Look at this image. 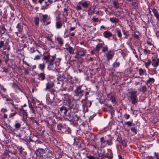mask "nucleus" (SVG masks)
Masks as SVG:
<instances>
[{
	"mask_svg": "<svg viewBox=\"0 0 159 159\" xmlns=\"http://www.w3.org/2000/svg\"><path fill=\"white\" fill-rule=\"evenodd\" d=\"M75 113H73L72 116L70 119V121H72L74 122L77 121L78 120L79 117L77 115L75 114Z\"/></svg>",
	"mask_w": 159,
	"mask_h": 159,
	"instance_id": "obj_25",
	"label": "nucleus"
},
{
	"mask_svg": "<svg viewBox=\"0 0 159 159\" xmlns=\"http://www.w3.org/2000/svg\"><path fill=\"white\" fill-rule=\"evenodd\" d=\"M49 120L50 121V122L52 123L51 124V125L52 126V128L53 130L54 126L57 123L55 119L52 117H50L49 118Z\"/></svg>",
	"mask_w": 159,
	"mask_h": 159,
	"instance_id": "obj_38",
	"label": "nucleus"
},
{
	"mask_svg": "<svg viewBox=\"0 0 159 159\" xmlns=\"http://www.w3.org/2000/svg\"><path fill=\"white\" fill-rule=\"evenodd\" d=\"M139 74L140 76L143 75L146 72V70L144 69L140 68L139 69Z\"/></svg>",
	"mask_w": 159,
	"mask_h": 159,
	"instance_id": "obj_40",
	"label": "nucleus"
},
{
	"mask_svg": "<svg viewBox=\"0 0 159 159\" xmlns=\"http://www.w3.org/2000/svg\"><path fill=\"white\" fill-rule=\"evenodd\" d=\"M114 49L110 50L105 53V56L107 58V60L108 61L111 60L115 54Z\"/></svg>",
	"mask_w": 159,
	"mask_h": 159,
	"instance_id": "obj_10",
	"label": "nucleus"
},
{
	"mask_svg": "<svg viewBox=\"0 0 159 159\" xmlns=\"http://www.w3.org/2000/svg\"><path fill=\"white\" fill-rule=\"evenodd\" d=\"M120 63L119 62H115L113 64V66L114 67H118L119 66Z\"/></svg>",
	"mask_w": 159,
	"mask_h": 159,
	"instance_id": "obj_56",
	"label": "nucleus"
},
{
	"mask_svg": "<svg viewBox=\"0 0 159 159\" xmlns=\"http://www.w3.org/2000/svg\"><path fill=\"white\" fill-rule=\"evenodd\" d=\"M139 57L140 60L143 62H145V61L147 60L148 57V55L146 54L140 53Z\"/></svg>",
	"mask_w": 159,
	"mask_h": 159,
	"instance_id": "obj_31",
	"label": "nucleus"
},
{
	"mask_svg": "<svg viewBox=\"0 0 159 159\" xmlns=\"http://www.w3.org/2000/svg\"><path fill=\"white\" fill-rule=\"evenodd\" d=\"M42 56V54L40 55H36L34 57V60H39L41 56Z\"/></svg>",
	"mask_w": 159,
	"mask_h": 159,
	"instance_id": "obj_64",
	"label": "nucleus"
},
{
	"mask_svg": "<svg viewBox=\"0 0 159 159\" xmlns=\"http://www.w3.org/2000/svg\"><path fill=\"white\" fill-rule=\"evenodd\" d=\"M3 58L4 59V61L5 62V63L7 64V63L8 61L9 60V59L8 58V54H7V55H6L5 57H4Z\"/></svg>",
	"mask_w": 159,
	"mask_h": 159,
	"instance_id": "obj_58",
	"label": "nucleus"
},
{
	"mask_svg": "<svg viewBox=\"0 0 159 159\" xmlns=\"http://www.w3.org/2000/svg\"><path fill=\"white\" fill-rule=\"evenodd\" d=\"M109 19L110 21L112 23H118L119 21V19L115 17L111 18Z\"/></svg>",
	"mask_w": 159,
	"mask_h": 159,
	"instance_id": "obj_44",
	"label": "nucleus"
},
{
	"mask_svg": "<svg viewBox=\"0 0 159 159\" xmlns=\"http://www.w3.org/2000/svg\"><path fill=\"white\" fill-rule=\"evenodd\" d=\"M137 93V91L133 90L128 92V93L130 95L129 97L131 100V102L132 104H136L138 102Z\"/></svg>",
	"mask_w": 159,
	"mask_h": 159,
	"instance_id": "obj_4",
	"label": "nucleus"
},
{
	"mask_svg": "<svg viewBox=\"0 0 159 159\" xmlns=\"http://www.w3.org/2000/svg\"><path fill=\"white\" fill-rule=\"evenodd\" d=\"M155 82V79L153 78L149 77L148 80L147 81L146 84L148 87H149L150 86L153 84Z\"/></svg>",
	"mask_w": 159,
	"mask_h": 159,
	"instance_id": "obj_26",
	"label": "nucleus"
},
{
	"mask_svg": "<svg viewBox=\"0 0 159 159\" xmlns=\"http://www.w3.org/2000/svg\"><path fill=\"white\" fill-rule=\"evenodd\" d=\"M3 48V50L9 51L10 49V46L7 41L1 40L0 41V49Z\"/></svg>",
	"mask_w": 159,
	"mask_h": 159,
	"instance_id": "obj_8",
	"label": "nucleus"
},
{
	"mask_svg": "<svg viewBox=\"0 0 159 159\" xmlns=\"http://www.w3.org/2000/svg\"><path fill=\"white\" fill-rule=\"evenodd\" d=\"M108 99L111 101V102L113 104V106L116 105L117 102L116 100V95L111 93H109L107 95Z\"/></svg>",
	"mask_w": 159,
	"mask_h": 159,
	"instance_id": "obj_11",
	"label": "nucleus"
},
{
	"mask_svg": "<svg viewBox=\"0 0 159 159\" xmlns=\"http://www.w3.org/2000/svg\"><path fill=\"white\" fill-rule=\"evenodd\" d=\"M21 124L20 123L18 122L17 121H16L15 122L14 125L15 128L14 129V131H17L20 129L21 127Z\"/></svg>",
	"mask_w": 159,
	"mask_h": 159,
	"instance_id": "obj_36",
	"label": "nucleus"
},
{
	"mask_svg": "<svg viewBox=\"0 0 159 159\" xmlns=\"http://www.w3.org/2000/svg\"><path fill=\"white\" fill-rule=\"evenodd\" d=\"M29 107L30 109V111H31V113L35 114V110L34 108L31 105L29 106Z\"/></svg>",
	"mask_w": 159,
	"mask_h": 159,
	"instance_id": "obj_53",
	"label": "nucleus"
},
{
	"mask_svg": "<svg viewBox=\"0 0 159 159\" xmlns=\"http://www.w3.org/2000/svg\"><path fill=\"white\" fill-rule=\"evenodd\" d=\"M151 10L157 20V21H159V12L158 10L155 7L152 8Z\"/></svg>",
	"mask_w": 159,
	"mask_h": 159,
	"instance_id": "obj_18",
	"label": "nucleus"
},
{
	"mask_svg": "<svg viewBox=\"0 0 159 159\" xmlns=\"http://www.w3.org/2000/svg\"><path fill=\"white\" fill-rule=\"evenodd\" d=\"M103 36L106 38H108L112 36V33L108 31H105L103 34Z\"/></svg>",
	"mask_w": 159,
	"mask_h": 159,
	"instance_id": "obj_28",
	"label": "nucleus"
},
{
	"mask_svg": "<svg viewBox=\"0 0 159 159\" xmlns=\"http://www.w3.org/2000/svg\"><path fill=\"white\" fill-rule=\"evenodd\" d=\"M105 45H106L103 42L102 43H98L96 47V51H99L101 48L103 47Z\"/></svg>",
	"mask_w": 159,
	"mask_h": 159,
	"instance_id": "obj_33",
	"label": "nucleus"
},
{
	"mask_svg": "<svg viewBox=\"0 0 159 159\" xmlns=\"http://www.w3.org/2000/svg\"><path fill=\"white\" fill-rule=\"evenodd\" d=\"M79 4L84 8H87L89 7V5L87 1L85 2H80Z\"/></svg>",
	"mask_w": 159,
	"mask_h": 159,
	"instance_id": "obj_39",
	"label": "nucleus"
},
{
	"mask_svg": "<svg viewBox=\"0 0 159 159\" xmlns=\"http://www.w3.org/2000/svg\"><path fill=\"white\" fill-rule=\"evenodd\" d=\"M95 9V7L94 6H91L88 11V15H90L94 13Z\"/></svg>",
	"mask_w": 159,
	"mask_h": 159,
	"instance_id": "obj_32",
	"label": "nucleus"
},
{
	"mask_svg": "<svg viewBox=\"0 0 159 159\" xmlns=\"http://www.w3.org/2000/svg\"><path fill=\"white\" fill-rule=\"evenodd\" d=\"M57 129L58 132H61L62 134H68L69 133L68 128L63 123H59L57 125Z\"/></svg>",
	"mask_w": 159,
	"mask_h": 159,
	"instance_id": "obj_3",
	"label": "nucleus"
},
{
	"mask_svg": "<svg viewBox=\"0 0 159 159\" xmlns=\"http://www.w3.org/2000/svg\"><path fill=\"white\" fill-rule=\"evenodd\" d=\"M38 68L40 70L43 71L45 68V64L44 62L39 64L38 65Z\"/></svg>",
	"mask_w": 159,
	"mask_h": 159,
	"instance_id": "obj_43",
	"label": "nucleus"
},
{
	"mask_svg": "<svg viewBox=\"0 0 159 159\" xmlns=\"http://www.w3.org/2000/svg\"><path fill=\"white\" fill-rule=\"evenodd\" d=\"M85 91V89L83 88L82 85L77 86L74 91V95L81 98L84 94Z\"/></svg>",
	"mask_w": 159,
	"mask_h": 159,
	"instance_id": "obj_2",
	"label": "nucleus"
},
{
	"mask_svg": "<svg viewBox=\"0 0 159 159\" xmlns=\"http://www.w3.org/2000/svg\"><path fill=\"white\" fill-rule=\"evenodd\" d=\"M42 122H44V124L46 126L48 127L50 129L52 130V126L51 125V124H50L49 123V121L47 120H43L41 121Z\"/></svg>",
	"mask_w": 159,
	"mask_h": 159,
	"instance_id": "obj_30",
	"label": "nucleus"
},
{
	"mask_svg": "<svg viewBox=\"0 0 159 159\" xmlns=\"http://www.w3.org/2000/svg\"><path fill=\"white\" fill-rule=\"evenodd\" d=\"M110 2L115 9L120 8V4L118 2V0H110Z\"/></svg>",
	"mask_w": 159,
	"mask_h": 159,
	"instance_id": "obj_16",
	"label": "nucleus"
},
{
	"mask_svg": "<svg viewBox=\"0 0 159 159\" xmlns=\"http://www.w3.org/2000/svg\"><path fill=\"white\" fill-rule=\"evenodd\" d=\"M123 140L122 139V138L121 137V136L117 135V137L116 139V141H118L119 142V143H120Z\"/></svg>",
	"mask_w": 159,
	"mask_h": 159,
	"instance_id": "obj_52",
	"label": "nucleus"
},
{
	"mask_svg": "<svg viewBox=\"0 0 159 159\" xmlns=\"http://www.w3.org/2000/svg\"><path fill=\"white\" fill-rule=\"evenodd\" d=\"M57 79L58 81L62 82L63 84L65 83L67 84L69 83V80H70V77L67 75H60L57 78Z\"/></svg>",
	"mask_w": 159,
	"mask_h": 159,
	"instance_id": "obj_9",
	"label": "nucleus"
},
{
	"mask_svg": "<svg viewBox=\"0 0 159 159\" xmlns=\"http://www.w3.org/2000/svg\"><path fill=\"white\" fill-rule=\"evenodd\" d=\"M116 33L118 35V36L119 38H121L122 36V34L121 31L120 30H118L116 31Z\"/></svg>",
	"mask_w": 159,
	"mask_h": 159,
	"instance_id": "obj_61",
	"label": "nucleus"
},
{
	"mask_svg": "<svg viewBox=\"0 0 159 159\" xmlns=\"http://www.w3.org/2000/svg\"><path fill=\"white\" fill-rule=\"evenodd\" d=\"M3 155L7 158L13 159V157L12 156V152L9 150L5 149L3 153Z\"/></svg>",
	"mask_w": 159,
	"mask_h": 159,
	"instance_id": "obj_15",
	"label": "nucleus"
},
{
	"mask_svg": "<svg viewBox=\"0 0 159 159\" xmlns=\"http://www.w3.org/2000/svg\"><path fill=\"white\" fill-rule=\"evenodd\" d=\"M113 144L112 142V139H109L105 141L106 144H108L109 146H111Z\"/></svg>",
	"mask_w": 159,
	"mask_h": 159,
	"instance_id": "obj_48",
	"label": "nucleus"
},
{
	"mask_svg": "<svg viewBox=\"0 0 159 159\" xmlns=\"http://www.w3.org/2000/svg\"><path fill=\"white\" fill-rule=\"evenodd\" d=\"M30 120L32 121V122L34 123H35L37 125H39V124L37 121L35 119V118L33 117H31L30 118Z\"/></svg>",
	"mask_w": 159,
	"mask_h": 159,
	"instance_id": "obj_55",
	"label": "nucleus"
},
{
	"mask_svg": "<svg viewBox=\"0 0 159 159\" xmlns=\"http://www.w3.org/2000/svg\"><path fill=\"white\" fill-rule=\"evenodd\" d=\"M86 52L84 49L82 48H80L78 50L76 54L78 55L84 57L85 55Z\"/></svg>",
	"mask_w": 159,
	"mask_h": 159,
	"instance_id": "obj_19",
	"label": "nucleus"
},
{
	"mask_svg": "<svg viewBox=\"0 0 159 159\" xmlns=\"http://www.w3.org/2000/svg\"><path fill=\"white\" fill-rule=\"evenodd\" d=\"M67 105L70 109V111L74 113H76L79 111L78 108L76 107V104L75 103L72 101L69 102L68 103H66Z\"/></svg>",
	"mask_w": 159,
	"mask_h": 159,
	"instance_id": "obj_5",
	"label": "nucleus"
},
{
	"mask_svg": "<svg viewBox=\"0 0 159 159\" xmlns=\"http://www.w3.org/2000/svg\"><path fill=\"white\" fill-rule=\"evenodd\" d=\"M37 75L38 76V79L39 80L43 81L46 78L45 74L44 72L38 73Z\"/></svg>",
	"mask_w": 159,
	"mask_h": 159,
	"instance_id": "obj_23",
	"label": "nucleus"
},
{
	"mask_svg": "<svg viewBox=\"0 0 159 159\" xmlns=\"http://www.w3.org/2000/svg\"><path fill=\"white\" fill-rule=\"evenodd\" d=\"M73 113L72 111H70V112H68V113L66 112V113L65 115L63 117L70 121V119L71 117H72Z\"/></svg>",
	"mask_w": 159,
	"mask_h": 159,
	"instance_id": "obj_29",
	"label": "nucleus"
},
{
	"mask_svg": "<svg viewBox=\"0 0 159 159\" xmlns=\"http://www.w3.org/2000/svg\"><path fill=\"white\" fill-rule=\"evenodd\" d=\"M142 91L143 93H145L147 91V88L145 85L143 86L142 88Z\"/></svg>",
	"mask_w": 159,
	"mask_h": 159,
	"instance_id": "obj_60",
	"label": "nucleus"
},
{
	"mask_svg": "<svg viewBox=\"0 0 159 159\" xmlns=\"http://www.w3.org/2000/svg\"><path fill=\"white\" fill-rule=\"evenodd\" d=\"M16 114L17 112L16 111H15L13 113H11L9 114V118H10L14 116Z\"/></svg>",
	"mask_w": 159,
	"mask_h": 159,
	"instance_id": "obj_57",
	"label": "nucleus"
},
{
	"mask_svg": "<svg viewBox=\"0 0 159 159\" xmlns=\"http://www.w3.org/2000/svg\"><path fill=\"white\" fill-rule=\"evenodd\" d=\"M23 23H18L16 26V28L18 29V31L15 32V34L17 36L20 37V36L19 35V34L21 33L22 32Z\"/></svg>",
	"mask_w": 159,
	"mask_h": 159,
	"instance_id": "obj_12",
	"label": "nucleus"
},
{
	"mask_svg": "<svg viewBox=\"0 0 159 159\" xmlns=\"http://www.w3.org/2000/svg\"><path fill=\"white\" fill-rule=\"evenodd\" d=\"M104 157H105L108 158L109 159H112L113 157V154L112 152H110V154L108 153V154H105L104 155Z\"/></svg>",
	"mask_w": 159,
	"mask_h": 159,
	"instance_id": "obj_46",
	"label": "nucleus"
},
{
	"mask_svg": "<svg viewBox=\"0 0 159 159\" xmlns=\"http://www.w3.org/2000/svg\"><path fill=\"white\" fill-rule=\"evenodd\" d=\"M46 87L44 89L45 90H48V89H50L51 88H52L54 86L53 82L50 80L48 81L46 84Z\"/></svg>",
	"mask_w": 159,
	"mask_h": 159,
	"instance_id": "obj_21",
	"label": "nucleus"
},
{
	"mask_svg": "<svg viewBox=\"0 0 159 159\" xmlns=\"http://www.w3.org/2000/svg\"><path fill=\"white\" fill-rule=\"evenodd\" d=\"M63 96L65 101L66 102V103H68L69 102H72L71 97L70 95L67 94H63Z\"/></svg>",
	"mask_w": 159,
	"mask_h": 159,
	"instance_id": "obj_27",
	"label": "nucleus"
},
{
	"mask_svg": "<svg viewBox=\"0 0 159 159\" xmlns=\"http://www.w3.org/2000/svg\"><path fill=\"white\" fill-rule=\"evenodd\" d=\"M54 97H55L54 95H48L47 96L46 100L48 101V102L49 103H51L53 102V101H54Z\"/></svg>",
	"mask_w": 159,
	"mask_h": 159,
	"instance_id": "obj_24",
	"label": "nucleus"
},
{
	"mask_svg": "<svg viewBox=\"0 0 159 159\" xmlns=\"http://www.w3.org/2000/svg\"><path fill=\"white\" fill-rule=\"evenodd\" d=\"M23 140H24L26 142V145L30 147L31 146V144H30V142L29 141V139H23Z\"/></svg>",
	"mask_w": 159,
	"mask_h": 159,
	"instance_id": "obj_59",
	"label": "nucleus"
},
{
	"mask_svg": "<svg viewBox=\"0 0 159 159\" xmlns=\"http://www.w3.org/2000/svg\"><path fill=\"white\" fill-rule=\"evenodd\" d=\"M53 153L52 152L49 150L48 151L47 153V157H50L52 156Z\"/></svg>",
	"mask_w": 159,
	"mask_h": 159,
	"instance_id": "obj_54",
	"label": "nucleus"
},
{
	"mask_svg": "<svg viewBox=\"0 0 159 159\" xmlns=\"http://www.w3.org/2000/svg\"><path fill=\"white\" fill-rule=\"evenodd\" d=\"M143 52L144 54L148 55L151 53V51L148 49L145 48L143 49Z\"/></svg>",
	"mask_w": 159,
	"mask_h": 159,
	"instance_id": "obj_50",
	"label": "nucleus"
},
{
	"mask_svg": "<svg viewBox=\"0 0 159 159\" xmlns=\"http://www.w3.org/2000/svg\"><path fill=\"white\" fill-rule=\"evenodd\" d=\"M144 62L146 67L148 69L149 68L151 64H152L151 60L149 59H148L146 62L145 61V62Z\"/></svg>",
	"mask_w": 159,
	"mask_h": 159,
	"instance_id": "obj_41",
	"label": "nucleus"
},
{
	"mask_svg": "<svg viewBox=\"0 0 159 159\" xmlns=\"http://www.w3.org/2000/svg\"><path fill=\"white\" fill-rule=\"evenodd\" d=\"M23 40L25 43L22 46V48H21V50H23V48L26 47L27 45L29 46V44H32V43H35L34 39L30 37H26Z\"/></svg>",
	"mask_w": 159,
	"mask_h": 159,
	"instance_id": "obj_6",
	"label": "nucleus"
},
{
	"mask_svg": "<svg viewBox=\"0 0 159 159\" xmlns=\"http://www.w3.org/2000/svg\"><path fill=\"white\" fill-rule=\"evenodd\" d=\"M131 131L134 133V134H137V129H135L134 127H132L131 128Z\"/></svg>",
	"mask_w": 159,
	"mask_h": 159,
	"instance_id": "obj_63",
	"label": "nucleus"
},
{
	"mask_svg": "<svg viewBox=\"0 0 159 159\" xmlns=\"http://www.w3.org/2000/svg\"><path fill=\"white\" fill-rule=\"evenodd\" d=\"M56 57L54 56H51L49 53L43 56L42 60L45 61L47 63L48 69L49 70H54L57 68L56 62L55 61Z\"/></svg>",
	"mask_w": 159,
	"mask_h": 159,
	"instance_id": "obj_1",
	"label": "nucleus"
},
{
	"mask_svg": "<svg viewBox=\"0 0 159 159\" xmlns=\"http://www.w3.org/2000/svg\"><path fill=\"white\" fill-rule=\"evenodd\" d=\"M19 110L22 113L24 116H25L26 117L27 116L28 114L26 112V110H24L23 108H22V107H21V108H19Z\"/></svg>",
	"mask_w": 159,
	"mask_h": 159,
	"instance_id": "obj_45",
	"label": "nucleus"
},
{
	"mask_svg": "<svg viewBox=\"0 0 159 159\" xmlns=\"http://www.w3.org/2000/svg\"><path fill=\"white\" fill-rule=\"evenodd\" d=\"M66 47L65 48L66 51H68L70 54H74V51L75 50L73 47L70 46L68 44H66Z\"/></svg>",
	"mask_w": 159,
	"mask_h": 159,
	"instance_id": "obj_20",
	"label": "nucleus"
},
{
	"mask_svg": "<svg viewBox=\"0 0 159 159\" xmlns=\"http://www.w3.org/2000/svg\"><path fill=\"white\" fill-rule=\"evenodd\" d=\"M134 34H133V36L134 37V39H137L138 40H140V38L139 36V34H140L139 32L138 31L136 30L134 31Z\"/></svg>",
	"mask_w": 159,
	"mask_h": 159,
	"instance_id": "obj_37",
	"label": "nucleus"
},
{
	"mask_svg": "<svg viewBox=\"0 0 159 159\" xmlns=\"http://www.w3.org/2000/svg\"><path fill=\"white\" fill-rule=\"evenodd\" d=\"M17 148L19 152V155H21L22 153L23 150H24V149H23L21 146H18L17 147Z\"/></svg>",
	"mask_w": 159,
	"mask_h": 159,
	"instance_id": "obj_51",
	"label": "nucleus"
},
{
	"mask_svg": "<svg viewBox=\"0 0 159 159\" xmlns=\"http://www.w3.org/2000/svg\"><path fill=\"white\" fill-rule=\"evenodd\" d=\"M45 150L43 148H39L36 150L35 152L37 156L39 157H43V156L44 155V154L45 153Z\"/></svg>",
	"mask_w": 159,
	"mask_h": 159,
	"instance_id": "obj_14",
	"label": "nucleus"
},
{
	"mask_svg": "<svg viewBox=\"0 0 159 159\" xmlns=\"http://www.w3.org/2000/svg\"><path fill=\"white\" fill-rule=\"evenodd\" d=\"M0 29L2 30L1 31V34H4L6 32L7 30L5 28L4 25L3 24H2V25L0 27Z\"/></svg>",
	"mask_w": 159,
	"mask_h": 159,
	"instance_id": "obj_47",
	"label": "nucleus"
},
{
	"mask_svg": "<svg viewBox=\"0 0 159 159\" xmlns=\"http://www.w3.org/2000/svg\"><path fill=\"white\" fill-rule=\"evenodd\" d=\"M100 142L101 143V144H105V140L104 137H102L100 138Z\"/></svg>",
	"mask_w": 159,
	"mask_h": 159,
	"instance_id": "obj_62",
	"label": "nucleus"
},
{
	"mask_svg": "<svg viewBox=\"0 0 159 159\" xmlns=\"http://www.w3.org/2000/svg\"><path fill=\"white\" fill-rule=\"evenodd\" d=\"M62 21L61 20H57L56 23V28L57 29H60L62 27Z\"/></svg>",
	"mask_w": 159,
	"mask_h": 159,
	"instance_id": "obj_35",
	"label": "nucleus"
},
{
	"mask_svg": "<svg viewBox=\"0 0 159 159\" xmlns=\"http://www.w3.org/2000/svg\"><path fill=\"white\" fill-rule=\"evenodd\" d=\"M56 40L59 45L60 46H62L64 43L63 39L60 37H57V38Z\"/></svg>",
	"mask_w": 159,
	"mask_h": 159,
	"instance_id": "obj_34",
	"label": "nucleus"
},
{
	"mask_svg": "<svg viewBox=\"0 0 159 159\" xmlns=\"http://www.w3.org/2000/svg\"><path fill=\"white\" fill-rule=\"evenodd\" d=\"M41 13H39L40 16V20L41 22H42V24H43L45 22H46L47 20L49 19L50 17H48V15L46 14L43 15L42 16H40V15H41Z\"/></svg>",
	"mask_w": 159,
	"mask_h": 159,
	"instance_id": "obj_17",
	"label": "nucleus"
},
{
	"mask_svg": "<svg viewBox=\"0 0 159 159\" xmlns=\"http://www.w3.org/2000/svg\"><path fill=\"white\" fill-rule=\"evenodd\" d=\"M152 65L154 68H157L159 66V58L157 57H155L154 58L152 57Z\"/></svg>",
	"mask_w": 159,
	"mask_h": 159,
	"instance_id": "obj_13",
	"label": "nucleus"
},
{
	"mask_svg": "<svg viewBox=\"0 0 159 159\" xmlns=\"http://www.w3.org/2000/svg\"><path fill=\"white\" fill-rule=\"evenodd\" d=\"M40 19L38 16H36L34 18V22L35 25L37 26H38Z\"/></svg>",
	"mask_w": 159,
	"mask_h": 159,
	"instance_id": "obj_42",
	"label": "nucleus"
},
{
	"mask_svg": "<svg viewBox=\"0 0 159 159\" xmlns=\"http://www.w3.org/2000/svg\"><path fill=\"white\" fill-rule=\"evenodd\" d=\"M1 68L3 70L2 72H5L6 73L11 72V67L8 65L6 66H2Z\"/></svg>",
	"mask_w": 159,
	"mask_h": 159,
	"instance_id": "obj_22",
	"label": "nucleus"
},
{
	"mask_svg": "<svg viewBox=\"0 0 159 159\" xmlns=\"http://www.w3.org/2000/svg\"><path fill=\"white\" fill-rule=\"evenodd\" d=\"M101 48H102V52L103 53H105L106 52L108 51V47L107 45H105Z\"/></svg>",
	"mask_w": 159,
	"mask_h": 159,
	"instance_id": "obj_49",
	"label": "nucleus"
},
{
	"mask_svg": "<svg viewBox=\"0 0 159 159\" xmlns=\"http://www.w3.org/2000/svg\"><path fill=\"white\" fill-rule=\"evenodd\" d=\"M60 110L57 109V112L58 116H64L65 115L68 111V109L65 106H62L59 108Z\"/></svg>",
	"mask_w": 159,
	"mask_h": 159,
	"instance_id": "obj_7",
	"label": "nucleus"
}]
</instances>
